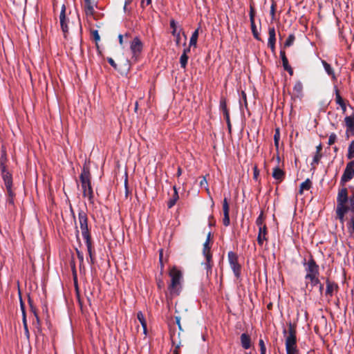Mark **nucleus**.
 <instances>
[{
  "mask_svg": "<svg viewBox=\"0 0 354 354\" xmlns=\"http://www.w3.org/2000/svg\"><path fill=\"white\" fill-rule=\"evenodd\" d=\"M215 223H216V221L214 220L213 215L209 216V225L213 226L215 225Z\"/></svg>",
  "mask_w": 354,
  "mask_h": 354,
  "instance_id": "obj_54",
  "label": "nucleus"
},
{
  "mask_svg": "<svg viewBox=\"0 0 354 354\" xmlns=\"http://www.w3.org/2000/svg\"><path fill=\"white\" fill-rule=\"evenodd\" d=\"M21 307L22 313H23V323H24V328H25L26 330L28 332L25 310H24V304L21 301Z\"/></svg>",
  "mask_w": 354,
  "mask_h": 354,
  "instance_id": "obj_42",
  "label": "nucleus"
},
{
  "mask_svg": "<svg viewBox=\"0 0 354 354\" xmlns=\"http://www.w3.org/2000/svg\"><path fill=\"white\" fill-rule=\"evenodd\" d=\"M268 46L272 52L275 50V42H276V33L274 27H270L268 29Z\"/></svg>",
  "mask_w": 354,
  "mask_h": 354,
  "instance_id": "obj_17",
  "label": "nucleus"
},
{
  "mask_svg": "<svg viewBox=\"0 0 354 354\" xmlns=\"http://www.w3.org/2000/svg\"><path fill=\"white\" fill-rule=\"evenodd\" d=\"M240 339H241V346L244 349H248L251 347V346H252L251 338L248 334H247L245 333H242L240 337Z\"/></svg>",
  "mask_w": 354,
  "mask_h": 354,
  "instance_id": "obj_21",
  "label": "nucleus"
},
{
  "mask_svg": "<svg viewBox=\"0 0 354 354\" xmlns=\"http://www.w3.org/2000/svg\"><path fill=\"white\" fill-rule=\"evenodd\" d=\"M279 138H280L279 129H277L275 131V133L274 135V140H279Z\"/></svg>",
  "mask_w": 354,
  "mask_h": 354,
  "instance_id": "obj_59",
  "label": "nucleus"
},
{
  "mask_svg": "<svg viewBox=\"0 0 354 354\" xmlns=\"http://www.w3.org/2000/svg\"><path fill=\"white\" fill-rule=\"evenodd\" d=\"M319 276V275H313L304 277L306 280V288L308 290L309 292L312 291L314 286L320 283Z\"/></svg>",
  "mask_w": 354,
  "mask_h": 354,
  "instance_id": "obj_12",
  "label": "nucleus"
},
{
  "mask_svg": "<svg viewBox=\"0 0 354 354\" xmlns=\"http://www.w3.org/2000/svg\"><path fill=\"white\" fill-rule=\"evenodd\" d=\"M280 57L282 60L283 68H286L289 65L288 58L286 55V52L283 50H280Z\"/></svg>",
  "mask_w": 354,
  "mask_h": 354,
  "instance_id": "obj_31",
  "label": "nucleus"
},
{
  "mask_svg": "<svg viewBox=\"0 0 354 354\" xmlns=\"http://www.w3.org/2000/svg\"><path fill=\"white\" fill-rule=\"evenodd\" d=\"M344 122L346 129L351 128L352 126L354 124V114L349 116H346L344 118Z\"/></svg>",
  "mask_w": 354,
  "mask_h": 354,
  "instance_id": "obj_30",
  "label": "nucleus"
},
{
  "mask_svg": "<svg viewBox=\"0 0 354 354\" xmlns=\"http://www.w3.org/2000/svg\"><path fill=\"white\" fill-rule=\"evenodd\" d=\"M66 7L64 4H62V10L59 14V21H60V25L62 30L64 34V37H66V34L68 31V26L66 24Z\"/></svg>",
  "mask_w": 354,
  "mask_h": 354,
  "instance_id": "obj_13",
  "label": "nucleus"
},
{
  "mask_svg": "<svg viewBox=\"0 0 354 354\" xmlns=\"http://www.w3.org/2000/svg\"><path fill=\"white\" fill-rule=\"evenodd\" d=\"M76 253H77V258L80 261V266L81 267L84 262L83 253L81 251H80L77 248H76Z\"/></svg>",
  "mask_w": 354,
  "mask_h": 354,
  "instance_id": "obj_45",
  "label": "nucleus"
},
{
  "mask_svg": "<svg viewBox=\"0 0 354 354\" xmlns=\"http://www.w3.org/2000/svg\"><path fill=\"white\" fill-rule=\"evenodd\" d=\"M143 48V44L141 40L136 37L131 41L130 45V48L132 53V58L137 60L139 55L141 53Z\"/></svg>",
  "mask_w": 354,
  "mask_h": 354,
  "instance_id": "obj_9",
  "label": "nucleus"
},
{
  "mask_svg": "<svg viewBox=\"0 0 354 354\" xmlns=\"http://www.w3.org/2000/svg\"><path fill=\"white\" fill-rule=\"evenodd\" d=\"M198 37V29H196L192 35V37L189 40V46H196Z\"/></svg>",
  "mask_w": 354,
  "mask_h": 354,
  "instance_id": "obj_28",
  "label": "nucleus"
},
{
  "mask_svg": "<svg viewBox=\"0 0 354 354\" xmlns=\"http://www.w3.org/2000/svg\"><path fill=\"white\" fill-rule=\"evenodd\" d=\"M84 239L85 240L88 254L90 257V263L91 265H93L95 262V251H94L91 236H90L88 237H84Z\"/></svg>",
  "mask_w": 354,
  "mask_h": 354,
  "instance_id": "obj_11",
  "label": "nucleus"
},
{
  "mask_svg": "<svg viewBox=\"0 0 354 354\" xmlns=\"http://www.w3.org/2000/svg\"><path fill=\"white\" fill-rule=\"evenodd\" d=\"M6 161H7L6 152L5 149H2L1 156V163H2V162H4V164H6Z\"/></svg>",
  "mask_w": 354,
  "mask_h": 354,
  "instance_id": "obj_48",
  "label": "nucleus"
},
{
  "mask_svg": "<svg viewBox=\"0 0 354 354\" xmlns=\"http://www.w3.org/2000/svg\"><path fill=\"white\" fill-rule=\"evenodd\" d=\"M71 268L73 270V274H75V279H76V270H75V263L74 260H73L71 263Z\"/></svg>",
  "mask_w": 354,
  "mask_h": 354,
  "instance_id": "obj_58",
  "label": "nucleus"
},
{
  "mask_svg": "<svg viewBox=\"0 0 354 354\" xmlns=\"http://www.w3.org/2000/svg\"><path fill=\"white\" fill-rule=\"evenodd\" d=\"M188 59H189V57H188L187 55H185V53H183L181 55L180 58V64L181 68H186Z\"/></svg>",
  "mask_w": 354,
  "mask_h": 354,
  "instance_id": "obj_35",
  "label": "nucleus"
},
{
  "mask_svg": "<svg viewBox=\"0 0 354 354\" xmlns=\"http://www.w3.org/2000/svg\"><path fill=\"white\" fill-rule=\"evenodd\" d=\"M219 108L221 111H223V115L226 114V113H229V110L227 108V102L225 97H221L220 100Z\"/></svg>",
  "mask_w": 354,
  "mask_h": 354,
  "instance_id": "obj_27",
  "label": "nucleus"
},
{
  "mask_svg": "<svg viewBox=\"0 0 354 354\" xmlns=\"http://www.w3.org/2000/svg\"><path fill=\"white\" fill-rule=\"evenodd\" d=\"M295 40V35L293 34L290 35L284 43V47H290L293 44Z\"/></svg>",
  "mask_w": 354,
  "mask_h": 354,
  "instance_id": "obj_36",
  "label": "nucleus"
},
{
  "mask_svg": "<svg viewBox=\"0 0 354 354\" xmlns=\"http://www.w3.org/2000/svg\"><path fill=\"white\" fill-rule=\"evenodd\" d=\"M354 177V160L346 164V168L341 177L339 184L342 187L345 186L346 183L350 181Z\"/></svg>",
  "mask_w": 354,
  "mask_h": 354,
  "instance_id": "obj_7",
  "label": "nucleus"
},
{
  "mask_svg": "<svg viewBox=\"0 0 354 354\" xmlns=\"http://www.w3.org/2000/svg\"><path fill=\"white\" fill-rule=\"evenodd\" d=\"M91 35H92L93 39L96 42L97 47L98 48L97 41H99L100 40V37L98 33V31L97 30H91Z\"/></svg>",
  "mask_w": 354,
  "mask_h": 354,
  "instance_id": "obj_39",
  "label": "nucleus"
},
{
  "mask_svg": "<svg viewBox=\"0 0 354 354\" xmlns=\"http://www.w3.org/2000/svg\"><path fill=\"white\" fill-rule=\"evenodd\" d=\"M350 225H351L352 232H354V218L351 219Z\"/></svg>",
  "mask_w": 354,
  "mask_h": 354,
  "instance_id": "obj_64",
  "label": "nucleus"
},
{
  "mask_svg": "<svg viewBox=\"0 0 354 354\" xmlns=\"http://www.w3.org/2000/svg\"><path fill=\"white\" fill-rule=\"evenodd\" d=\"M267 234L268 230L266 226H261L259 228L257 243L259 245H262L265 241H268Z\"/></svg>",
  "mask_w": 354,
  "mask_h": 354,
  "instance_id": "obj_19",
  "label": "nucleus"
},
{
  "mask_svg": "<svg viewBox=\"0 0 354 354\" xmlns=\"http://www.w3.org/2000/svg\"><path fill=\"white\" fill-rule=\"evenodd\" d=\"M180 346V342H179V344H178L176 346V348H175V349L174 350L173 354H180V352H179Z\"/></svg>",
  "mask_w": 354,
  "mask_h": 354,
  "instance_id": "obj_62",
  "label": "nucleus"
},
{
  "mask_svg": "<svg viewBox=\"0 0 354 354\" xmlns=\"http://www.w3.org/2000/svg\"><path fill=\"white\" fill-rule=\"evenodd\" d=\"M137 318L139 320L140 323L141 324L142 326L145 327V325H147V322L145 319L144 315L141 311H139L137 313Z\"/></svg>",
  "mask_w": 354,
  "mask_h": 354,
  "instance_id": "obj_37",
  "label": "nucleus"
},
{
  "mask_svg": "<svg viewBox=\"0 0 354 354\" xmlns=\"http://www.w3.org/2000/svg\"><path fill=\"white\" fill-rule=\"evenodd\" d=\"M348 202L349 203L348 206L351 207V211L354 212V192L348 197Z\"/></svg>",
  "mask_w": 354,
  "mask_h": 354,
  "instance_id": "obj_46",
  "label": "nucleus"
},
{
  "mask_svg": "<svg viewBox=\"0 0 354 354\" xmlns=\"http://www.w3.org/2000/svg\"><path fill=\"white\" fill-rule=\"evenodd\" d=\"M259 175V169H257V167L255 166L254 167V174H253V178L255 180H258V176Z\"/></svg>",
  "mask_w": 354,
  "mask_h": 354,
  "instance_id": "obj_50",
  "label": "nucleus"
},
{
  "mask_svg": "<svg viewBox=\"0 0 354 354\" xmlns=\"http://www.w3.org/2000/svg\"><path fill=\"white\" fill-rule=\"evenodd\" d=\"M322 156V153H315V156L313 157V162H311V165L313 166V168L315 167V165H318L319 164Z\"/></svg>",
  "mask_w": 354,
  "mask_h": 354,
  "instance_id": "obj_38",
  "label": "nucleus"
},
{
  "mask_svg": "<svg viewBox=\"0 0 354 354\" xmlns=\"http://www.w3.org/2000/svg\"><path fill=\"white\" fill-rule=\"evenodd\" d=\"M83 196L88 197L89 201L93 198V192L91 183V174L88 167H84L80 176Z\"/></svg>",
  "mask_w": 354,
  "mask_h": 354,
  "instance_id": "obj_3",
  "label": "nucleus"
},
{
  "mask_svg": "<svg viewBox=\"0 0 354 354\" xmlns=\"http://www.w3.org/2000/svg\"><path fill=\"white\" fill-rule=\"evenodd\" d=\"M322 63L323 64V66L326 72V73L331 76L333 80H336V76L334 73V70L331 67V66L327 63L325 60H322Z\"/></svg>",
  "mask_w": 354,
  "mask_h": 354,
  "instance_id": "obj_23",
  "label": "nucleus"
},
{
  "mask_svg": "<svg viewBox=\"0 0 354 354\" xmlns=\"http://www.w3.org/2000/svg\"><path fill=\"white\" fill-rule=\"evenodd\" d=\"M223 223L225 226H228L230 223V206L226 198L223 201Z\"/></svg>",
  "mask_w": 354,
  "mask_h": 354,
  "instance_id": "obj_14",
  "label": "nucleus"
},
{
  "mask_svg": "<svg viewBox=\"0 0 354 354\" xmlns=\"http://www.w3.org/2000/svg\"><path fill=\"white\" fill-rule=\"evenodd\" d=\"M272 176L274 178V179L277 181V183L279 184L285 179L286 173L283 169H280L279 167H275L274 168H273Z\"/></svg>",
  "mask_w": 354,
  "mask_h": 354,
  "instance_id": "obj_16",
  "label": "nucleus"
},
{
  "mask_svg": "<svg viewBox=\"0 0 354 354\" xmlns=\"http://www.w3.org/2000/svg\"><path fill=\"white\" fill-rule=\"evenodd\" d=\"M350 210L351 211V208L346 203H337V218L339 219L341 223H344L345 214Z\"/></svg>",
  "mask_w": 354,
  "mask_h": 354,
  "instance_id": "obj_10",
  "label": "nucleus"
},
{
  "mask_svg": "<svg viewBox=\"0 0 354 354\" xmlns=\"http://www.w3.org/2000/svg\"><path fill=\"white\" fill-rule=\"evenodd\" d=\"M162 257H163V252H162V250H160L159 251V261H160V266H161V269L162 270L163 268V263H162Z\"/></svg>",
  "mask_w": 354,
  "mask_h": 354,
  "instance_id": "obj_52",
  "label": "nucleus"
},
{
  "mask_svg": "<svg viewBox=\"0 0 354 354\" xmlns=\"http://www.w3.org/2000/svg\"><path fill=\"white\" fill-rule=\"evenodd\" d=\"M261 354H266V348L263 339H260L259 341Z\"/></svg>",
  "mask_w": 354,
  "mask_h": 354,
  "instance_id": "obj_40",
  "label": "nucleus"
},
{
  "mask_svg": "<svg viewBox=\"0 0 354 354\" xmlns=\"http://www.w3.org/2000/svg\"><path fill=\"white\" fill-rule=\"evenodd\" d=\"M348 201V189L344 186L341 189H339L337 196V203H346Z\"/></svg>",
  "mask_w": 354,
  "mask_h": 354,
  "instance_id": "obj_15",
  "label": "nucleus"
},
{
  "mask_svg": "<svg viewBox=\"0 0 354 354\" xmlns=\"http://www.w3.org/2000/svg\"><path fill=\"white\" fill-rule=\"evenodd\" d=\"M326 289L325 295L327 297H331L333 295V292L338 290V285L335 282L329 280V279H326Z\"/></svg>",
  "mask_w": 354,
  "mask_h": 354,
  "instance_id": "obj_18",
  "label": "nucleus"
},
{
  "mask_svg": "<svg viewBox=\"0 0 354 354\" xmlns=\"http://www.w3.org/2000/svg\"><path fill=\"white\" fill-rule=\"evenodd\" d=\"M348 132H351L353 135H354V124L352 126L351 128L346 129V136H347V138H348V136H349L348 134Z\"/></svg>",
  "mask_w": 354,
  "mask_h": 354,
  "instance_id": "obj_61",
  "label": "nucleus"
},
{
  "mask_svg": "<svg viewBox=\"0 0 354 354\" xmlns=\"http://www.w3.org/2000/svg\"><path fill=\"white\" fill-rule=\"evenodd\" d=\"M6 189H7L9 197L13 198L14 194L12 191V185H10L9 187H6Z\"/></svg>",
  "mask_w": 354,
  "mask_h": 354,
  "instance_id": "obj_57",
  "label": "nucleus"
},
{
  "mask_svg": "<svg viewBox=\"0 0 354 354\" xmlns=\"http://www.w3.org/2000/svg\"><path fill=\"white\" fill-rule=\"evenodd\" d=\"M312 183L310 179H306L300 185L299 194H302L304 190H309L311 188Z\"/></svg>",
  "mask_w": 354,
  "mask_h": 354,
  "instance_id": "obj_26",
  "label": "nucleus"
},
{
  "mask_svg": "<svg viewBox=\"0 0 354 354\" xmlns=\"http://www.w3.org/2000/svg\"><path fill=\"white\" fill-rule=\"evenodd\" d=\"M176 37V44L177 46H179L180 44L181 37L179 33H177L176 35H174Z\"/></svg>",
  "mask_w": 354,
  "mask_h": 354,
  "instance_id": "obj_55",
  "label": "nucleus"
},
{
  "mask_svg": "<svg viewBox=\"0 0 354 354\" xmlns=\"http://www.w3.org/2000/svg\"><path fill=\"white\" fill-rule=\"evenodd\" d=\"M107 62L112 67H113L114 68H117V64H115V61L111 57H108Z\"/></svg>",
  "mask_w": 354,
  "mask_h": 354,
  "instance_id": "obj_51",
  "label": "nucleus"
},
{
  "mask_svg": "<svg viewBox=\"0 0 354 354\" xmlns=\"http://www.w3.org/2000/svg\"><path fill=\"white\" fill-rule=\"evenodd\" d=\"M178 198H179L178 194L176 187L174 186L173 196L167 203L168 208H171L173 206H174L175 204L176 203V201L178 200Z\"/></svg>",
  "mask_w": 354,
  "mask_h": 354,
  "instance_id": "obj_24",
  "label": "nucleus"
},
{
  "mask_svg": "<svg viewBox=\"0 0 354 354\" xmlns=\"http://www.w3.org/2000/svg\"><path fill=\"white\" fill-rule=\"evenodd\" d=\"M84 10L87 16H93L94 15V1L93 0H84Z\"/></svg>",
  "mask_w": 354,
  "mask_h": 354,
  "instance_id": "obj_22",
  "label": "nucleus"
},
{
  "mask_svg": "<svg viewBox=\"0 0 354 354\" xmlns=\"http://www.w3.org/2000/svg\"><path fill=\"white\" fill-rule=\"evenodd\" d=\"M170 27L172 29L171 34L172 35H176L178 32L176 31V24L174 19L170 21Z\"/></svg>",
  "mask_w": 354,
  "mask_h": 354,
  "instance_id": "obj_44",
  "label": "nucleus"
},
{
  "mask_svg": "<svg viewBox=\"0 0 354 354\" xmlns=\"http://www.w3.org/2000/svg\"><path fill=\"white\" fill-rule=\"evenodd\" d=\"M124 186H125V197L127 198L128 195L129 194V188H128V180H127V179L125 180Z\"/></svg>",
  "mask_w": 354,
  "mask_h": 354,
  "instance_id": "obj_56",
  "label": "nucleus"
},
{
  "mask_svg": "<svg viewBox=\"0 0 354 354\" xmlns=\"http://www.w3.org/2000/svg\"><path fill=\"white\" fill-rule=\"evenodd\" d=\"M3 178L5 183L6 187H9L10 185H12V177L11 175L6 172V174H3Z\"/></svg>",
  "mask_w": 354,
  "mask_h": 354,
  "instance_id": "obj_34",
  "label": "nucleus"
},
{
  "mask_svg": "<svg viewBox=\"0 0 354 354\" xmlns=\"http://www.w3.org/2000/svg\"><path fill=\"white\" fill-rule=\"evenodd\" d=\"M336 140H337L336 134L335 133H332L329 136V138H328V145H333L335 142Z\"/></svg>",
  "mask_w": 354,
  "mask_h": 354,
  "instance_id": "obj_43",
  "label": "nucleus"
},
{
  "mask_svg": "<svg viewBox=\"0 0 354 354\" xmlns=\"http://www.w3.org/2000/svg\"><path fill=\"white\" fill-rule=\"evenodd\" d=\"M288 329H283V335H288L286 338V350L287 354H298L299 350L297 346V325L289 322L288 324Z\"/></svg>",
  "mask_w": 354,
  "mask_h": 354,
  "instance_id": "obj_1",
  "label": "nucleus"
},
{
  "mask_svg": "<svg viewBox=\"0 0 354 354\" xmlns=\"http://www.w3.org/2000/svg\"><path fill=\"white\" fill-rule=\"evenodd\" d=\"M227 259L234 276L236 279H239L241 272V266L239 263L237 254L235 252L230 251L227 254Z\"/></svg>",
  "mask_w": 354,
  "mask_h": 354,
  "instance_id": "obj_6",
  "label": "nucleus"
},
{
  "mask_svg": "<svg viewBox=\"0 0 354 354\" xmlns=\"http://www.w3.org/2000/svg\"><path fill=\"white\" fill-rule=\"evenodd\" d=\"M250 24H251L252 32V35H253L254 37L257 40L261 41V39L260 35H259V32L257 30V26L255 24L254 20L250 21Z\"/></svg>",
  "mask_w": 354,
  "mask_h": 354,
  "instance_id": "obj_25",
  "label": "nucleus"
},
{
  "mask_svg": "<svg viewBox=\"0 0 354 354\" xmlns=\"http://www.w3.org/2000/svg\"><path fill=\"white\" fill-rule=\"evenodd\" d=\"M241 97H242V100L244 102L245 106L247 107L248 106L247 97H246V93L244 91L241 92Z\"/></svg>",
  "mask_w": 354,
  "mask_h": 354,
  "instance_id": "obj_53",
  "label": "nucleus"
},
{
  "mask_svg": "<svg viewBox=\"0 0 354 354\" xmlns=\"http://www.w3.org/2000/svg\"><path fill=\"white\" fill-rule=\"evenodd\" d=\"M303 266L306 272L305 277L319 275V267L312 255L308 261L304 260Z\"/></svg>",
  "mask_w": 354,
  "mask_h": 354,
  "instance_id": "obj_5",
  "label": "nucleus"
},
{
  "mask_svg": "<svg viewBox=\"0 0 354 354\" xmlns=\"http://www.w3.org/2000/svg\"><path fill=\"white\" fill-rule=\"evenodd\" d=\"M265 216L263 214V212L261 211L259 216L256 220V224L259 227V228L261 226H266V225L264 223Z\"/></svg>",
  "mask_w": 354,
  "mask_h": 354,
  "instance_id": "obj_32",
  "label": "nucleus"
},
{
  "mask_svg": "<svg viewBox=\"0 0 354 354\" xmlns=\"http://www.w3.org/2000/svg\"><path fill=\"white\" fill-rule=\"evenodd\" d=\"M335 101H336V103L338 104L340 106H343L342 105L344 104V100L342 99V97H341L340 94H339V91L338 90V88L335 86Z\"/></svg>",
  "mask_w": 354,
  "mask_h": 354,
  "instance_id": "obj_33",
  "label": "nucleus"
},
{
  "mask_svg": "<svg viewBox=\"0 0 354 354\" xmlns=\"http://www.w3.org/2000/svg\"><path fill=\"white\" fill-rule=\"evenodd\" d=\"M224 117H225L226 122H227L228 131H229V133H231L232 124H231L230 118V113H226V114L224 115Z\"/></svg>",
  "mask_w": 354,
  "mask_h": 354,
  "instance_id": "obj_41",
  "label": "nucleus"
},
{
  "mask_svg": "<svg viewBox=\"0 0 354 354\" xmlns=\"http://www.w3.org/2000/svg\"><path fill=\"white\" fill-rule=\"evenodd\" d=\"M290 75H293V69L290 66H288L286 68H284Z\"/></svg>",
  "mask_w": 354,
  "mask_h": 354,
  "instance_id": "obj_63",
  "label": "nucleus"
},
{
  "mask_svg": "<svg viewBox=\"0 0 354 354\" xmlns=\"http://www.w3.org/2000/svg\"><path fill=\"white\" fill-rule=\"evenodd\" d=\"M169 276L171 278V283L168 286L169 293L171 295H179L182 290V272L174 266L170 269Z\"/></svg>",
  "mask_w": 354,
  "mask_h": 354,
  "instance_id": "obj_2",
  "label": "nucleus"
},
{
  "mask_svg": "<svg viewBox=\"0 0 354 354\" xmlns=\"http://www.w3.org/2000/svg\"><path fill=\"white\" fill-rule=\"evenodd\" d=\"M275 6L276 5L274 3H272L270 8V15L274 17L275 14Z\"/></svg>",
  "mask_w": 354,
  "mask_h": 354,
  "instance_id": "obj_60",
  "label": "nucleus"
},
{
  "mask_svg": "<svg viewBox=\"0 0 354 354\" xmlns=\"http://www.w3.org/2000/svg\"><path fill=\"white\" fill-rule=\"evenodd\" d=\"M211 236L212 232H209L203 247V254L206 259V262L204 263L203 265L205 266V269L206 270V274L207 277L212 274L213 267L212 254L211 252V245L209 243Z\"/></svg>",
  "mask_w": 354,
  "mask_h": 354,
  "instance_id": "obj_4",
  "label": "nucleus"
},
{
  "mask_svg": "<svg viewBox=\"0 0 354 354\" xmlns=\"http://www.w3.org/2000/svg\"><path fill=\"white\" fill-rule=\"evenodd\" d=\"M249 15H250V21L254 20L255 10H254V6H250V7Z\"/></svg>",
  "mask_w": 354,
  "mask_h": 354,
  "instance_id": "obj_47",
  "label": "nucleus"
},
{
  "mask_svg": "<svg viewBox=\"0 0 354 354\" xmlns=\"http://www.w3.org/2000/svg\"><path fill=\"white\" fill-rule=\"evenodd\" d=\"M78 219L83 238L90 236L91 234L88 227V216L84 210L80 209L79 211Z\"/></svg>",
  "mask_w": 354,
  "mask_h": 354,
  "instance_id": "obj_8",
  "label": "nucleus"
},
{
  "mask_svg": "<svg viewBox=\"0 0 354 354\" xmlns=\"http://www.w3.org/2000/svg\"><path fill=\"white\" fill-rule=\"evenodd\" d=\"M175 320H176V324H177L179 330L180 331H183V329L181 324H180V317L176 316L175 317Z\"/></svg>",
  "mask_w": 354,
  "mask_h": 354,
  "instance_id": "obj_49",
  "label": "nucleus"
},
{
  "mask_svg": "<svg viewBox=\"0 0 354 354\" xmlns=\"http://www.w3.org/2000/svg\"><path fill=\"white\" fill-rule=\"evenodd\" d=\"M303 84L301 81H297L293 86V96L300 98L303 96Z\"/></svg>",
  "mask_w": 354,
  "mask_h": 354,
  "instance_id": "obj_20",
  "label": "nucleus"
},
{
  "mask_svg": "<svg viewBox=\"0 0 354 354\" xmlns=\"http://www.w3.org/2000/svg\"><path fill=\"white\" fill-rule=\"evenodd\" d=\"M346 157L350 160L354 158V140H352L348 145Z\"/></svg>",
  "mask_w": 354,
  "mask_h": 354,
  "instance_id": "obj_29",
  "label": "nucleus"
}]
</instances>
